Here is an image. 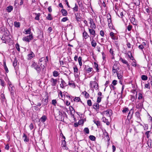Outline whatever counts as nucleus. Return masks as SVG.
<instances>
[{
  "instance_id": "obj_1",
  "label": "nucleus",
  "mask_w": 152,
  "mask_h": 152,
  "mask_svg": "<svg viewBox=\"0 0 152 152\" xmlns=\"http://www.w3.org/2000/svg\"><path fill=\"white\" fill-rule=\"evenodd\" d=\"M101 114L103 115L104 117H108V118H110V116L112 114V112L111 110H108L102 112Z\"/></svg>"
},
{
  "instance_id": "obj_2",
  "label": "nucleus",
  "mask_w": 152,
  "mask_h": 152,
  "mask_svg": "<svg viewBox=\"0 0 152 152\" xmlns=\"http://www.w3.org/2000/svg\"><path fill=\"white\" fill-rule=\"evenodd\" d=\"M31 67L34 68L37 71L38 73H39L41 71V69L39 66L35 62H34L31 66Z\"/></svg>"
},
{
  "instance_id": "obj_3",
  "label": "nucleus",
  "mask_w": 152,
  "mask_h": 152,
  "mask_svg": "<svg viewBox=\"0 0 152 152\" xmlns=\"http://www.w3.org/2000/svg\"><path fill=\"white\" fill-rule=\"evenodd\" d=\"M33 39V36L32 34H31L26 37H23L22 40L23 41L27 42H29L31 40Z\"/></svg>"
},
{
  "instance_id": "obj_4",
  "label": "nucleus",
  "mask_w": 152,
  "mask_h": 152,
  "mask_svg": "<svg viewBox=\"0 0 152 152\" xmlns=\"http://www.w3.org/2000/svg\"><path fill=\"white\" fill-rule=\"evenodd\" d=\"M90 87L91 88L97 89L98 84L95 81H91L90 83Z\"/></svg>"
},
{
  "instance_id": "obj_5",
  "label": "nucleus",
  "mask_w": 152,
  "mask_h": 152,
  "mask_svg": "<svg viewBox=\"0 0 152 152\" xmlns=\"http://www.w3.org/2000/svg\"><path fill=\"white\" fill-rule=\"evenodd\" d=\"M103 138H104V139L106 140L108 142H109V141L110 140V139L109 138L108 133L105 130L104 132H103Z\"/></svg>"
},
{
  "instance_id": "obj_6",
  "label": "nucleus",
  "mask_w": 152,
  "mask_h": 152,
  "mask_svg": "<svg viewBox=\"0 0 152 152\" xmlns=\"http://www.w3.org/2000/svg\"><path fill=\"white\" fill-rule=\"evenodd\" d=\"M89 23L91 24L90 28H96V25L94 22L93 19L91 18L88 19Z\"/></svg>"
},
{
  "instance_id": "obj_7",
  "label": "nucleus",
  "mask_w": 152,
  "mask_h": 152,
  "mask_svg": "<svg viewBox=\"0 0 152 152\" xmlns=\"http://www.w3.org/2000/svg\"><path fill=\"white\" fill-rule=\"evenodd\" d=\"M73 69L75 77H77L80 75V72H78V69L76 66H75L74 67Z\"/></svg>"
},
{
  "instance_id": "obj_8",
  "label": "nucleus",
  "mask_w": 152,
  "mask_h": 152,
  "mask_svg": "<svg viewBox=\"0 0 152 152\" xmlns=\"http://www.w3.org/2000/svg\"><path fill=\"white\" fill-rule=\"evenodd\" d=\"M119 68L118 65L116 64H115L113 67L112 71L114 73H117L118 71Z\"/></svg>"
},
{
  "instance_id": "obj_9",
  "label": "nucleus",
  "mask_w": 152,
  "mask_h": 152,
  "mask_svg": "<svg viewBox=\"0 0 152 152\" xmlns=\"http://www.w3.org/2000/svg\"><path fill=\"white\" fill-rule=\"evenodd\" d=\"M135 114L137 118V123H140V121L141 120L140 117V113L139 112H136Z\"/></svg>"
},
{
  "instance_id": "obj_10",
  "label": "nucleus",
  "mask_w": 152,
  "mask_h": 152,
  "mask_svg": "<svg viewBox=\"0 0 152 152\" xmlns=\"http://www.w3.org/2000/svg\"><path fill=\"white\" fill-rule=\"evenodd\" d=\"M61 83L60 84L61 87L62 88H64V86H66V84L65 81L62 78L61 79Z\"/></svg>"
},
{
  "instance_id": "obj_11",
  "label": "nucleus",
  "mask_w": 152,
  "mask_h": 152,
  "mask_svg": "<svg viewBox=\"0 0 152 152\" xmlns=\"http://www.w3.org/2000/svg\"><path fill=\"white\" fill-rule=\"evenodd\" d=\"M51 85L52 86H56L57 83V80L56 79H55L52 78L51 79Z\"/></svg>"
},
{
  "instance_id": "obj_12",
  "label": "nucleus",
  "mask_w": 152,
  "mask_h": 152,
  "mask_svg": "<svg viewBox=\"0 0 152 152\" xmlns=\"http://www.w3.org/2000/svg\"><path fill=\"white\" fill-rule=\"evenodd\" d=\"M23 139L24 141L25 142H28L29 141V138L27 137L26 135L25 134H23Z\"/></svg>"
},
{
  "instance_id": "obj_13",
  "label": "nucleus",
  "mask_w": 152,
  "mask_h": 152,
  "mask_svg": "<svg viewBox=\"0 0 152 152\" xmlns=\"http://www.w3.org/2000/svg\"><path fill=\"white\" fill-rule=\"evenodd\" d=\"M94 29V28H88V30L90 34L91 35H93L94 37L96 35V34L95 31L93 29Z\"/></svg>"
},
{
  "instance_id": "obj_14",
  "label": "nucleus",
  "mask_w": 152,
  "mask_h": 152,
  "mask_svg": "<svg viewBox=\"0 0 152 152\" xmlns=\"http://www.w3.org/2000/svg\"><path fill=\"white\" fill-rule=\"evenodd\" d=\"M47 118V117L45 115H43L40 118L39 121L41 122L44 123L46 120Z\"/></svg>"
},
{
  "instance_id": "obj_15",
  "label": "nucleus",
  "mask_w": 152,
  "mask_h": 152,
  "mask_svg": "<svg viewBox=\"0 0 152 152\" xmlns=\"http://www.w3.org/2000/svg\"><path fill=\"white\" fill-rule=\"evenodd\" d=\"M39 64L41 67L42 68H43V70H44L45 66L46 65V61H44L42 63H39Z\"/></svg>"
},
{
  "instance_id": "obj_16",
  "label": "nucleus",
  "mask_w": 152,
  "mask_h": 152,
  "mask_svg": "<svg viewBox=\"0 0 152 152\" xmlns=\"http://www.w3.org/2000/svg\"><path fill=\"white\" fill-rule=\"evenodd\" d=\"M93 107V108L95 109L96 111H97V110L99 109V105L98 103H95L94 104Z\"/></svg>"
},
{
  "instance_id": "obj_17",
  "label": "nucleus",
  "mask_w": 152,
  "mask_h": 152,
  "mask_svg": "<svg viewBox=\"0 0 152 152\" xmlns=\"http://www.w3.org/2000/svg\"><path fill=\"white\" fill-rule=\"evenodd\" d=\"M43 104L44 105H46L48 102V99L47 97L42 99Z\"/></svg>"
},
{
  "instance_id": "obj_18",
  "label": "nucleus",
  "mask_w": 152,
  "mask_h": 152,
  "mask_svg": "<svg viewBox=\"0 0 152 152\" xmlns=\"http://www.w3.org/2000/svg\"><path fill=\"white\" fill-rule=\"evenodd\" d=\"M83 37H84L85 39L88 38L89 37V35H88V33L85 31H84L83 33Z\"/></svg>"
},
{
  "instance_id": "obj_19",
  "label": "nucleus",
  "mask_w": 152,
  "mask_h": 152,
  "mask_svg": "<svg viewBox=\"0 0 152 152\" xmlns=\"http://www.w3.org/2000/svg\"><path fill=\"white\" fill-rule=\"evenodd\" d=\"M110 35L111 37V39L113 40H115L116 39V37L115 36L114 33L113 32H111L110 33Z\"/></svg>"
},
{
  "instance_id": "obj_20",
  "label": "nucleus",
  "mask_w": 152,
  "mask_h": 152,
  "mask_svg": "<svg viewBox=\"0 0 152 152\" xmlns=\"http://www.w3.org/2000/svg\"><path fill=\"white\" fill-rule=\"evenodd\" d=\"M61 12L62 13V15L65 16L67 15V11L65 9H62L61 10Z\"/></svg>"
},
{
  "instance_id": "obj_21",
  "label": "nucleus",
  "mask_w": 152,
  "mask_h": 152,
  "mask_svg": "<svg viewBox=\"0 0 152 152\" xmlns=\"http://www.w3.org/2000/svg\"><path fill=\"white\" fill-rule=\"evenodd\" d=\"M13 9V7L12 6H9L7 8V10L9 12H10Z\"/></svg>"
},
{
  "instance_id": "obj_22",
  "label": "nucleus",
  "mask_w": 152,
  "mask_h": 152,
  "mask_svg": "<svg viewBox=\"0 0 152 152\" xmlns=\"http://www.w3.org/2000/svg\"><path fill=\"white\" fill-rule=\"evenodd\" d=\"M68 85L74 88H75V83L72 80L69 81Z\"/></svg>"
},
{
  "instance_id": "obj_23",
  "label": "nucleus",
  "mask_w": 152,
  "mask_h": 152,
  "mask_svg": "<svg viewBox=\"0 0 152 152\" xmlns=\"http://www.w3.org/2000/svg\"><path fill=\"white\" fill-rule=\"evenodd\" d=\"M133 93L134 95H131V96L132 97H133V98H137V92H136L135 90H133Z\"/></svg>"
},
{
  "instance_id": "obj_24",
  "label": "nucleus",
  "mask_w": 152,
  "mask_h": 152,
  "mask_svg": "<svg viewBox=\"0 0 152 152\" xmlns=\"http://www.w3.org/2000/svg\"><path fill=\"white\" fill-rule=\"evenodd\" d=\"M34 54L32 52H31V53L28 55V59H30L32 58L33 57Z\"/></svg>"
},
{
  "instance_id": "obj_25",
  "label": "nucleus",
  "mask_w": 152,
  "mask_h": 152,
  "mask_svg": "<svg viewBox=\"0 0 152 152\" xmlns=\"http://www.w3.org/2000/svg\"><path fill=\"white\" fill-rule=\"evenodd\" d=\"M91 45L92 47H95L96 45V43L94 40L93 39L91 42Z\"/></svg>"
},
{
  "instance_id": "obj_26",
  "label": "nucleus",
  "mask_w": 152,
  "mask_h": 152,
  "mask_svg": "<svg viewBox=\"0 0 152 152\" xmlns=\"http://www.w3.org/2000/svg\"><path fill=\"white\" fill-rule=\"evenodd\" d=\"M102 121L104 123H106V124H108L110 123L108 119L104 117L102 118Z\"/></svg>"
},
{
  "instance_id": "obj_27",
  "label": "nucleus",
  "mask_w": 152,
  "mask_h": 152,
  "mask_svg": "<svg viewBox=\"0 0 152 152\" xmlns=\"http://www.w3.org/2000/svg\"><path fill=\"white\" fill-rule=\"evenodd\" d=\"M133 110L132 109H131L129 111L128 115L127 116V117L128 118H131V116L132 115L133 113Z\"/></svg>"
},
{
  "instance_id": "obj_28",
  "label": "nucleus",
  "mask_w": 152,
  "mask_h": 152,
  "mask_svg": "<svg viewBox=\"0 0 152 152\" xmlns=\"http://www.w3.org/2000/svg\"><path fill=\"white\" fill-rule=\"evenodd\" d=\"M107 21H108V25L109 26V27L110 28L111 27V26H112V23H111L112 20L111 19H110L109 18L107 20Z\"/></svg>"
},
{
  "instance_id": "obj_29",
  "label": "nucleus",
  "mask_w": 152,
  "mask_h": 152,
  "mask_svg": "<svg viewBox=\"0 0 152 152\" xmlns=\"http://www.w3.org/2000/svg\"><path fill=\"white\" fill-rule=\"evenodd\" d=\"M53 75L55 77H57L59 75V73L58 71H54L53 72Z\"/></svg>"
},
{
  "instance_id": "obj_30",
  "label": "nucleus",
  "mask_w": 152,
  "mask_h": 152,
  "mask_svg": "<svg viewBox=\"0 0 152 152\" xmlns=\"http://www.w3.org/2000/svg\"><path fill=\"white\" fill-rule=\"evenodd\" d=\"M119 60L121 61L123 64H126L128 63L127 61L122 58H120Z\"/></svg>"
},
{
  "instance_id": "obj_31",
  "label": "nucleus",
  "mask_w": 152,
  "mask_h": 152,
  "mask_svg": "<svg viewBox=\"0 0 152 152\" xmlns=\"http://www.w3.org/2000/svg\"><path fill=\"white\" fill-rule=\"evenodd\" d=\"M73 9L74 11H75L76 12H77L78 11V7L76 3H75V7L73 8Z\"/></svg>"
},
{
  "instance_id": "obj_32",
  "label": "nucleus",
  "mask_w": 152,
  "mask_h": 152,
  "mask_svg": "<svg viewBox=\"0 0 152 152\" xmlns=\"http://www.w3.org/2000/svg\"><path fill=\"white\" fill-rule=\"evenodd\" d=\"M25 32H24V33L26 34H30L31 32V29L30 28H29L27 30L25 29Z\"/></svg>"
},
{
  "instance_id": "obj_33",
  "label": "nucleus",
  "mask_w": 152,
  "mask_h": 152,
  "mask_svg": "<svg viewBox=\"0 0 152 152\" xmlns=\"http://www.w3.org/2000/svg\"><path fill=\"white\" fill-rule=\"evenodd\" d=\"M141 126H143L144 129L145 130H147L148 129V124H143V125H142V124H140Z\"/></svg>"
},
{
  "instance_id": "obj_34",
  "label": "nucleus",
  "mask_w": 152,
  "mask_h": 152,
  "mask_svg": "<svg viewBox=\"0 0 152 152\" xmlns=\"http://www.w3.org/2000/svg\"><path fill=\"white\" fill-rule=\"evenodd\" d=\"M141 78L143 80H146L148 79V77L145 75H143L141 76Z\"/></svg>"
},
{
  "instance_id": "obj_35",
  "label": "nucleus",
  "mask_w": 152,
  "mask_h": 152,
  "mask_svg": "<svg viewBox=\"0 0 152 152\" xmlns=\"http://www.w3.org/2000/svg\"><path fill=\"white\" fill-rule=\"evenodd\" d=\"M46 19L49 20H51L53 19V18L51 16V15L50 14H48L46 18Z\"/></svg>"
},
{
  "instance_id": "obj_36",
  "label": "nucleus",
  "mask_w": 152,
  "mask_h": 152,
  "mask_svg": "<svg viewBox=\"0 0 152 152\" xmlns=\"http://www.w3.org/2000/svg\"><path fill=\"white\" fill-rule=\"evenodd\" d=\"M35 14L36 15V16L35 17V19L36 20H39V17L40 15V14L35 13Z\"/></svg>"
},
{
  "instance_id": "obj_37",
  "label": "nucleus",
  "mask_w": 152,
  "mask_h": 152,
  "mask_svg": "<svg viewBox=\"0 0 152 152\" xmlns=\"http://www.w3.org/2000/svg\"><path fill=\"white\" fill-rule=\"evenodd\" d=\"M78 61L79 63V65L81 66L82 65V57L80 56L78 58Z\"/></svg>"
},
{
  "instance_id": "obj_38",
  "label": "nucleus",
  "mask_w": 152,
  "mask_h": 152,
  "mask_svg": "<svg viewBox=\"0 0 152 152\" xmlns=\"http://www.w3.org/2000/svg\"><path fill=\"white\" fill-rule=\"evenodd\" d=\"M14 26L16 27H19L20 26V23L19 22H15L14 23Z\"/></svg>"
},
{
  "instance_id": "obj_39",
  "label": "nucleus",
  "mask_w": 152,
  "mask_h": 152,
  "mask_svg": "<svg viewBox=\"0 0 152 152\" xmlns=\"http://www.w3.org/2000/svg\"><path fill=\"white\" fill-rule=\"evenodd\" d=\"M89 139L92 141H95L96 139V137L93 135H90L89 136Z\"/></svg>"
},
{
  "instance_id": "obj_40",
  "label": "nucleus",
  "mask_w": 152,
  "mask_h": 152,
  "mask_svg": "<svg viewBox=\"0 0 152 152\" xmlns=\"http://www.w3.org/2000/svg\"><path fill=\"white\" fill-rule=\"evenodd\" d=\"M134 3L135 5L137 6L139 5L140 4L139 0H134Z\"/></svg>"
},
{
  "instance_id": "obj_41",
  "label": "nucleus",
  "mask_w": 152,
  "mask_h": 152,
  "mask_svg": "<svg viewBox=\"0 0 152 152\" xmlns=\"http://www.w3.org/2000/svg\"><path fill=\"white\" fill-rule=\"evenodd\" d=\"M17 60L15 58L13 63V65L14 67L16 66L17 65Z\"/></svg>"
},
{
  "instance_id": "obj_42",
  "label": "nucleus",
  "mask_w": 152,
  "mask_h": 152,
  "mask_svg": "<svg viewBox=\"0 0 152 152\" xmlns=\"http://www.w3.org/2000/svg\"><path fill=\"white\" fill-rule=\"evenodd\" d=\"M84 131L86 134H88L89 133V130L88 128L86 127L84 128Z\"/></svg>"
},
{
  "instance_id": "obj_43",
  "label": "nucleus",
  "mask_w": 152,
  "mask_h": 152,
  "mask_svg": "<svg viewBox=\"0 0 152 152\" xmlns=\"http://www.w3.org/2000/svg\"><path fill=\"white\" fill-rule=\"evenodd\" d=\"M69 109L70 111L71 114L72 115V116H73V112H74L75 111L74 110V109L73 107H71L72 109L70 108V106L69 107Z\"/></svg>"
},
{
  "instance_id": "obj_44",
  "label": "nucleus",
  "mask_w": 152,
  "mask_h": 152,
  "mask_svg": "<svg viewBox=\"0 0 152 152\" xmlns=\"http://www.w3.org/2000/svg\"><path fill=\"white\" fill-rule=\"evenodd\" d=\"M117 77L119 79H122V76L120 74L118 73H116Z\"/></svg>"
},
{
  "instance_id": "obj_45",
  "label": "nucleus",
  "mask_w": 152,
  "mask_h": 152,
  "mask_svg": "<svg viewBox=\"0 0 152 152\" xmlns=\"http://www.w3.org/2000/svg\"><path fill=\"white\" fill-rule=\"evenodd\" d=\"M138 48L140 49L143 52V49L144 48V46L142 45H141L138 46Z\"/></svg>"
},
{
  "instance_id": "obj_46",
  "label": "nucleus",
  "mask_w": 152,
  "mask_h": 152,
  "mask_svg": "<svg viewBox=\"0 0 152 152\" xmlns=\"http://www.w3.org/2000/svg\"><path fill=\"white\" fill-rule=\"evenodd\" d=\"M87 103L88 105L89 106H91L92 105V102L91 100L90 99L88 100L87 101Z\"/></svg>"
},
{
  "instance_id": "obj_47",
  "label": "nucleus",
  "mask_w": 152,
  "mask_h": 152,
  "mask_svg": "<svg viewBox=\"0 0 152 152\" xmlns=\"http://www.w3.org/2000/svg\"><path fill=\"white\" fill-rule=\"evenodd\" d=\"M132 28V25H129L127 27V29L129 31H130Z\"/></svg>"
},
{
  "instance_id": "obj_48",
  "label": "nucleus",
  "mask_w": 152,
  "mask_h": 152,
  "mask_svg": "<svg viewBox=\"0 0 152 152\" xmlns=\"http://www.w3.org/2000/svg\"><path fill=\"white\" fill-rule=\"evenodd\" d=\"M129 111V109L128 107H125L122 110V112L123 113H126Z\"/></svg>"
},
{
  "instance_id": "obj_49",
  "label": "nucleus",
  "mask_w": 152,
  "mask_h": 152,
  "mask_svg": "<svg viewBox=\"0 0 152 152\" xmlns=\"http://www.w3.org/2000/svg\"><path fill=\"white\" fill-rule=\"evenodd\" d=\"M80 99L79 97H76L74 99V101L77 102L80 101Z\"/></svg>"
},
{
  "instance_id": "obj_50",
  "label": "nucleus",
  "mask_w": 152,
  "mask_h": 152,
  "mask_svg": "<svg viewBox=\"0 0 152 152\" xmlns=\"http://www.w3.org/2000/svg\"><path fill=\"white\" fill-rule=\"evenodd\" d=\"M57 103V101L55 99H53L52 101V104L54 106L56 105V104Z\"/></svg>"
},
{
  "instance_id": "obj_51",
  "label": "nucleus",
  "mask_w": 152,
  "mask_h": 152,
  "mask_svg": "<svg viewBox=\"0 0 152 152\" xmlns=\"http://www.w3.org/2000/svg\"><path fill=\"white\" fill-rule=\"evenodd\" d=\"M45 59L44 57H42L40 59H39V63H42L44 61H45Z\"/></svg>"
},
{
  "instance_id": "obj_52",
  "label": "nucleus",
  "mask_w": 152,
  "mask_h": 152,
  "mask_svg": "<svg viewBox=\"0 0 152 152\" xmlns=\"http://www.w3.org/2000/svg\"><path fill=\"white\" fill-rule=\"evenodd\" d=\"M15 47H16V48L17 49V50L18 51H20V48H19V45L18 43L16 44L15 45Z\"/></svg>"
},
{
  "instance_id": "obj_53",
  "label": "nucleus",
  "mask_w": 152,
  "mask_h": 152,
  "mask_svg": "<svg viewBox=\"0 0 152 152\" xmlns=\"http://www.w3.org/2000/svg\"><path fill=\"white\" fill-rule=\"evenodd\" d=\"M100 34L101 36L102 37H104V31L102 30L100 31Z\"/></svg>"
},
{
  "instance_id": "obj_54",
  "label": "nucleus",
  "mask_w": 152,
  "mask_h": 152,
  "mask_svg": "<svg viewBox=\"0 0 152 152\" xmlns=\"http://www.w3.org/2000/svg\"><path fill=\"white\" fill-rule=\"evenodd\" d=\"M68 20V18L67 17H64V18H63L61 19V21L62 22H64L66 21L67 20Z\"/></svg>"
},
{
  "instance_id": "obj_55",
  "label": "nucleus",
  "mask_w": 152,
  "mask_h": 152,
  "mask_svg": "<svg viewBox=\"0 0 152 152\" xmlns=\"http://www.w3.org/2000/svg\"><path fill=\"white\" fill-rule=\"evenodd\" d=\"M85 121H86L85 119H82L80 120L79 121L78 124H83Z\"/></svg>"
},
{
  "instance_id": "obj_56",
  "label": "nucleus",
  "mask_w": 152,
  "mask_h": 152,
  "mask_svg": "<svg viewBox=\"0 0 152 152\" xmlns=\"http://www.w3.org/2000/svg\"><path fill=\"white\" fill-rule=\"evenodd\" d=\"M0 84L3 86H4V82L1 80H0Z\"/></svg>"
},
{
  "instance_id": "obj_57",
  "label": "nucleus",
  "mask_w": 152,
  "mask_h": 152,
  "mask_svg": "<svg viewBox=\"0 0 152 152\" xmlns=\"http://www.w3.org/2000/svg\"><path fill=\"white\" fill-rule=\"evenodd\" d=\"M66 141L65 140H64L62 141V147H63L64 146H66Z\"/></svg>"
},
{
  "instance_id": "obj_58",
  "label": "nucleus",
  "mask_w": 152,
  "mask_h": 152,
  "mask_svg": "<svg viewBox=\"0 0 152 152\" xmlns=\"http://www.w3.org/2000/svg\"><path fill=\"white\" fill-rule=\"evenodd\" d=\"M94 64L95 67L96 68V69H97V70H99V69H98V64L94 62Z\"/></svg>"
},
{
  "instance_id": "obj_59",
  "label": "nucleus",
  "mask_w": 152,
  "mask_h": 152,
  "mask_svg": "<svg viewBox=\"0 0 152 152\" xmlns=\"http://www.w3.org/2000/svg\"><path fill=\"white\" fill-rule=\"evenodd\" d=\"M117 81L116 80H114L112 82V84L113 86L116 85L117 84Z\"/></svg>"
},
{
  "instance_id": "obj_60",
  "label": "nucleus",
  "mask_w": 152,
  "mask_h": 152,
  "mask_svg": "<svg viewBox=\"0 0 152 152\" xmlns=\"http://www.w3.org/2000/svg\"><path fill=\"white\" fill-rule=\"evenodd\" d=\"M150 132V131H147L145 133V134L146 135L147 137L148 138L149 137V133Z\"/></svg>"
},
{
  "instance_id": "obj_61",
  "label": "nucleus",
  "mask_w": 152,
  "mask_h": 152,
  "mask_svg": "<svg viewBox=\"0 0 152 152\" xmlns=\"http://www.w3.org/2000/svg\"><path fill=\"white\" fill-rule=\"evenodd\" d=\"M101 98H102L99 96L98 97L97 100V102L98 103H99L101 102Z\"/></svg>"
},
{
  "instance_id": "obj_62",
  "label": "nucleus",
  "mask_w": 152,
  "mask_h": 152,
  "mask_svg": "<svg viewBox=\"0 0 152 152\" xmlns=\"http://www.w3.org/2000/svg\"><path fill=\"white\" fill-rule=\"evenodd\" d=\"M109 52L112 56H113L114 55V54L113 53V51L112 48L110 49Z\"/></svg>"
},
{
  "instance_id": "obj_63",
  "label": "nucleus",
  "mask_w": 152,
  "mask_h": 152,
  "mask_svg": "<svg viewBox=\"0 0 152 152\" xmlns=\"http://www.w3.org/2000/svg\"><path fill=\"white\" fill-rule=\"evenodd\" d=\"M142 95L141 93H139V96L138 97V99H140L142 98Z\"/></svg>"
},
{
  "instance_id": "obj_64",
  "label": "nucleus",
  "mask_w": 152,
  "mask_h": 152,
  "mask_svg": "<svg viewBox=\"0 0 152 152\" xmlns=\"http://www.w3.org/2000/svg\"><path fill=\"white\" fill-rule=\"evenodd\" d=\"M92 68H88L87 70V71L88 73H89L90 72H91L92 70Z\"/></svg>"
}]
</instances>
